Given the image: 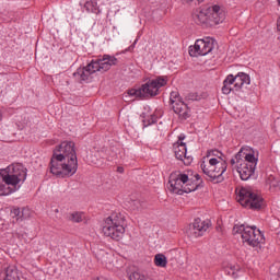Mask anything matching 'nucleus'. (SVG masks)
I'll use <instances>...</instances> for the list:
<instances>
[{
	"label": "nucleus",
	"instance_id": "nucleus-19",
	"mask_svg": "<svg viewBox=\"0 0 280 280\" xmlns=\"http://www.w3.org/2000/svg\"><path fill=\"white\" fill-rule=\"evenodd\" d=\"M225 272L230 277H233V279H237V277H240V275L242 273V267L240 265H230L225 269Z\"/></svg>",
	"mask_w": 280,
	"mask_h": 280
},
{
	"label": "nucleus",
	"instance_id": "nucleus-7",
	"mask_svg": "<svg viewBox=\"0 0 280 280\" xmlns=\"http://www.w3.org/2000/svg\"><path fill=\"white\" fill-rule=\"evenodd\" d=\"M102 233L115 242L124 240L126 234V217L119 212H114L107 217L102 224Z\"/></svg>",
	"mask_w": 280,
	"mask_h": 280
},
{
	"label": "nucleus",
	"instance_id": "nucleus-30",
	"mask_svg": "<svg viewBox=\"0 0 280 280\" xmlns=\"http://www.w3.org/2000/svg\"><path fill=\"white\" fill-rule=\"evenodd\" d=\"M58 211H59L58 209L55 210L56 213H58Z\"/></svg>",
	"mask_w": 280,
	"mask_h": 280
},
{
	"label": "nucleus",
	"instance_id": "nucleus-27",
	"mask_svg": "<svg viewBox=\"0 0 280 280\" xmlns=\"http://www.w3.org/2000/svg\"><path fill=\"white\" fill-rule=\"evenodd\" d=\"M91 162L93 163V165H100V162H97V160L92 159Z\"/></svg>",
	"mask_w": 280,
	"mask_h": 280
},
{
	"label": "nucleus",
	"instance_id": "nucleus-22",
	"mask_svg": "<svg viewBox=\"0 0 280 280\" xmlns=\"http://www.w3.org/2000/svg\"><path fill=\"white\" fill-rule=\"evenodd\" d=\"M68 220L70 222H82L84 220V213L83 212H72L69 214Z\"/></svg>",
	"mask_w": 280,
	"mask_h": 280
},
{
	"label": "nucleus",
	"instance_id": "nucleus-16",
	"mask_svg": "<svg viewBox=\"0 0 280 280\" xmlns=\"http://www.w3.org/2000/svg\"><path fill=\"white\" fill-rule=\"evenodd\" d=\"M185 137L180 136L178 141L173 144V152L177 161H183L184 165H191V156L187 155V144L183 142Z\"/></svg>",
	"mask_w": 280,
	"mask_h": 280
},
{
	"label": "nucleus",
	"instance_id": "nucleus-6",
	"mask_svg": "<svg viewBox=\"0 0 280 280\" xmlns=\"http://www.w3.org/2000/svg\"><path fill=\"white\" fill-rule=\"evenodd\" d=\"M198 180L200 175H189L187 173H172L168 179V190L172 194L183 196V194H191L198 189Z\"/></svg>",
	"mask_w": 280,
	"mask_h": 280
},
{
	"label": "nucleus",
	"instance_id": "nucleus-18",
	"mask_svg": "<svg viewBox=\"0 0 280 280\" xmlns=\"http://www.w3.org/2000/svg\"><path fill=\"white\" fill-rule=\"evenodd\" d=\"M97 260L104 264L107 270H120L121 268L115 255L108 254L102 249L97 253Z\"/></svg>",
	"mask_w": 280,
	"mask_h": 280
},
{
	"label": "nucleus",
	"instance_id": "nucleus-13",
	"mask_svg": "<svg viewBox=\"0 0 280 280\" xmlns=\"http://www.w3.org/2000/svg\"><path fill=\"white\" fill-rule=\"evenodd\" d=\"M237 201L242 207L254 209L255 211L264 209L266 206L264 198L253 192L250 188H241L237 195Z\"/></svg>",
	"mask_w": 280,
	"mask_h": 280
},
{
	"label": "nucleus",
	"instance_id": "nucleus-11",
	"mask_svg": "<svg viewBox=\"0 0 280 280\" xmlns=\"http://www.w3.org/2000/svg\"><path fill=\"white\" fill-rule=\"evenodd\" d=\"M248 84H250V77L248 74L244 72H238L236 75L229 74L223 81L222 93L231 95V93L242 91V88L248 86Z\"/></svg>",
	"mask_w": 280,
	"mask_h": 280
},
{
	"label": "nucleus",
	"instance_id": "nucleus-25",
	"mask_svg": "<svg viewBox=\"0 0 280 280\" xmlns=\"http://www.w3.org/2000/svg\"><path fill=\"white\" fill-rule=\"evenodd\" d=\"M156 119H159V116H156V114H152L150 116V119L147 120V126H152V124H156Z\"/></svg>",
	"mask_w": 280,
	"mask_h": 280
},
{
	"label": "nucleus",
	"instance_id": "nucleus-4",
	"mask_svg": "<svg viewBox=\"0 0 280 280\" xmlns=\"http://www.w3.org/2000/svg\"><path fill=\"white\" fill-rule=\"evenodd\" d=\"M200 167L212 183H222L228 165L226 161L222 159L220 151L211 150L208 151L207 156L202 159Z\"/></svg>",
	"mask_w": 280,
	"mask_h": 280
},
{
	"label": "nucleus",
	"instance_id": "nucleus-8",
	"mask_svg": "<svg viewBox=\"0 0 280 280\" xmlns=\"http://www.w3.org/2000/svg\"><path fill=\"white\" fill-rule=\"evenodd\" d=\"M225 19L226 13L218 4L201 8L195 16L197 23L200 25H210V27L224 23Z\"/></svg>",
	"mask_w": 280,
	"mask_h": 280
},
{
	"label": "nucleus",
	"instance_id": "nucleus-14",
	"mask_svg": "<svg viewBox=\"0 0 280 280\" xmlns=\"http://www.w3.org/2000/svg\"><path fill=\"white\" fill-rule=\"evenodd\" d=\"M171 104L174 113L180 117V119H187L189 117V107L183 98L180 97V94L178 92L173 91L171 92Z\"/></svg>",
	"mask_w": 280,
	"mask_h": 280
},
{
	"label": "nucleus",
	"instance_id": "nucleus-15",
	"mask_svg": "<svg viewBox=\"0 0 280 280\" xmlns=\"http://www.w3.org/2000/svg\"><path fill=\"white\" fill-rule=\"evenodd\" d=\"M213 51V38L197 39L194 47H190L189 54L192 57L207 56Z\"/></svg>",
	"mask_w": 280,
	"mask_h": 280
},
{
	"label": "nucleus",
	"instance_id": "nucleus-10",
	"mask_svg": "<svg viewBox=\"0 0 280 280\" xmlns=\"http://www.w3.org/2000/svg\"><path fill=\"white\" fill-rule=\"evenodd\" d=\"M168 80L170 79L165 75L156 77L149 80L138 90H128L127 95H129V97H145L148 95H150V97H154L163 86L167 85Z\"/></svg>",
	"mask_w": 280,
	"mask_h": 280
},
{
	"label": "nucleus",
	"instance_id": "nucleus-24",
	"mask_svg": "<svg viewBox=\"0 0 280 280\" xmlns=\"http://www.w3.org/2000/svg\"><path fill=\"white\" fill-rule=\"evenodd\" d=\"M30 218H32V210H30L28 208H23L22 209V222H23V220H30Z\"/></svg>",
	"mask_w": 280,
	"mask_h": 280
},
{
	"label": "nucleus",
	"instance_id": "nucleus-29",
	"mask_svg": "<svg viewBox=\"0 0 280 280\" xmlns=\"http://www.w3.org/2000/svg\"><path fill=\"white\" fill-rule=\"evenodd\" d=\"M278 1V5L280 7V0H277Z\"/></svg>",
	"mask_w": 280,
	"mask_h": 280
},
{
	"label": "nucleus",
	"instance_id": "nucleus-21",
	"mask_svg": "<svg viewBox=\"0 0 280 280\" xmlns=\"http://www.w3.org/2000/svg\"><path fill=\"white\" fill-rule=\"evenodd\" d=\"M5 280H16L19 279V275L16 273V269L14 267H8L5 270Z\"/></svg>",
	"mask_w": 280,
	"mask_h": 280
},
{
	"label": "nucleus",
	"instance_id": "nucleus-1",
	"mask_svg": "<svg viewBox=\"0 0 280 280\" xmlns=\"http://www.w3.org/2000/svg\"><path fill=\"white\" fill-rule=\"evenodd\" d=\"M50 172L57 178H69L78 172L75 142L63 141L55 148L50 159Z\"/></svg>",
	"mask_w": 280,
	"mask_h": 280
},
{
	"label": "nucleus",
	"instance_id": "nucleus-9",
	"mask_svg": "<svg viewBox=\"0 0 280 280\" xmlns=\"http://www.w3.org/2000/svg\"><path fill=\"white\" fill-rule=\"evenodd\" d=\"M233 233L234 235H241L243 244L252 246V248H261L266 243L264 234L259 229H257V226L236 224L233 228Z\"/></svg>",
	"mask_w": 280,
	"mask_h": 280
},
{
	"label": "nucleus",
	"instance_id": "nucleus-17",
	"mask_svg": "<svg viewBox=\"0 0 280 280\" xmlns=\"http://www.w3.org/2000/svg\"><path fill=\"white\" fill-rule=\"evenodd\" d=\"M211 221L197 218L190 225L189 233L190 235H192V237H202V235H205L207 231H209Z\"/></svg>",
	"mask_w": 280,
	"mask_h": 280
},
{
	"label": "nucleus",
	"instance_id": "nucleus-5",
	"mask_svg": "<svg viewBox=\"0 0 280 280\" xmlns=\"http://www.w3.org/2000/svg\"><path fill=\"white\" fill-rule=\"evenodd\" d=\"M115 65H117V58L115 56L104 55L96 60H92L86 67L77 69L73 77L78 82H84L89 80L93 73H97V71L102 73L110 71V68L115 67Z\"/></svg>",
	"mask_w": 280,
	"mask_h": 280
},
{
	"label": "nucleus",
	"instance_id": "nucleus-26",
	"mask_svg": "<svg viewBox=\"0 0 280 280\" xmlns=\"http://www.w3.org/2000/svg\"><path fill=\"white\" fill-rule=\"evenodd\" d=\"M117 172H118V174H124V167L122 166H118L117 167Z\"/></svg>",
	"mask_w": 280,
	"mask_h": 280
},
{
	"label": "nucleus",
	"instance_id": "nucleus-2",
	"mask_svg": "<svg viewBox=\"0 0 280 280\" xmlns=\"http://www.w3.org/2000/svg\"><path fill=\"white\" fill-rule=\"evenodd\" d=\"M27 178V168L21 163H13L0 170V196H10L19 191Z\"/></svg>",
	"mask_w": 280,
	"mask_h": 280
},
{
	"label": "nucleus",
	"instance_id": "nucleus-23",
	"mask_svg": "<svg viewBox=\"0 0 280 280\" xmlns=\"http://www.w3.org/2000/svg\"><path fill=\"white\" fill-rule=\"evenodd\" d=\"M11 218H13V220L16 222H23L22 210L19 208L11 210Z\"/></svg>",
	"mask_w": 280,
	"mask_h": 280
},
{
	"label": "nucleus",
	"instance_id": "nucleus-12",
	"mask_svg": "<svg viewBox=\"0 0 280 280\" xmlns=\"http://www.w3.org/2000/svg\"><path fill=\"white\" fill-rule=\"evenodd\" d=\"M237 201L242 207L254 209L255 211L264 209L266 206L264 198L253 192L250 188H241L237 195Z\"/></svg>",
	"mask_w": 280,
	"mask_h": 280
},
{
	"label": "nucleus",
	"instance_id": "nucleus-20",
	"mask_svg": "<svg viewBox=\"0 0 280 280\" xmlns=\"http://www.w3.org/2000/svg\"><path fill=\"white\" fill-rule=\"evenodd\" d=\"M154 265L158 266V268H166L167 257L163 254H156L154 257Z\"/></svg>",
	"mask_w": 280,
	"mask_h": 280
},
{
	"label": "nucleus",
	"instance_id": "nucleus-28",
	"mask_svg": "<svg viewBox=\"0 0 280 280\" xmlns=\"http://www.w3.org/2000/svg\"><path fill=\"white\" fill-rule=\"evenodd\" d=\"M185 1H187V3H189V2H191V1H194V0H185ZM200 3H202V1H205V0H198Z\"/></svg>",
	"mask_w": 280,
	"mask_h": 280
},
{
	"label": "nucleus",
	"instance_id": "nucleus-3",
	"mask_svg": "<svg viewBox=\"0 0 280 280\" xmlns=\"http://www.w3.org/2000/svg\"><path fill=\"white\" fill-rule=\"evenodd\" d=\"M257 163H259V155L250 147H242L231 160V165L236 170L242 180H249L254 176Z\"/></svg>",
	"mask_w": 280,
	"mask_h": 280
}]
</instances>
